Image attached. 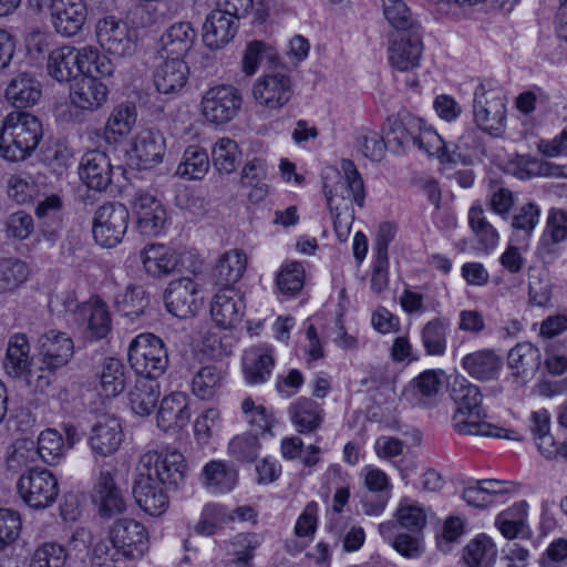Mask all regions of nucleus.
<instances>
[{
    "mask_svg": "<svg viewBox=\"0 0 567 567\" xmlns=\"http://www.w3.org/2000/svg\"><path fill=\"white\" fill-rule=\"evenodd\" d=\"M186 464L175 449L144 453L136 466L133 496L137 505L151 516H159L168 507L165 492L183 483Z\"/></svg>",
    "mask_w": 567,
    "mask_h": 567,
    "instance_id": "obj_1",
    "label": "nucleus"
},
{
    "mask_svg": "<svg viewBox=\"0 0 567 567\" xmlns=\"http://www.w3.org/2000/svg\"><path fill=\"white\" fill-rule=\"evenodd\" d=\"M450 395L456 405L453 425L460 434L509 437L505 429L483 420L486 414L482 408L483 396L477 385L463 377H457L452 382Z\"/></svg>",
    "mask_w": 567,
    "mask_h": 567,
    "instance_id": "obj_2",
    "label": "nucleus"
},
{
    "mask_svg": "<svg viewBox=\"0 0 567 567\" xmlns=\"http://www.w3.org/2000/svg\"><path fill=\"white\" fill-rule=\"evenodd\" d=\"M42 135L38 117L12 111L3 118L0 130V156L10 162L23 161L38 147Z\"/></svg>",
    "mask_w": 567,
    "mask_h": 567,
    "instance_id": "obj_3",
    "label": "nucleus"
},
{
    "mask_svg": "<svg viewBox=\"0 0 567 567\" xmlns=\"http://www.w3.org/2000/svg\"><path fill=\"white\" fill-rule=\"evenodd\" d=\"M127 359L135 373L146 379H157L168 367V353L163 340L148 332L131 341Z\"/></svg>",
    "mask_w": 567,
    "mask_h": 567,
    "instance_id": "obj_4",
    "label": "nucleus"
},
{
    "mask_svg": "<svg viewBox=\"0 0 567 567\" xmlns=\"http://www.w3.org/2000/svg\"><path fill=\"white\" fill-rule=\"evenodd\" d=\"M39 370L49 372L38 375L35 385L43 389L51 384L53 372L69 363L74 353V344L66 333L51 330L39 339Z\"/></svg>",
    "mask_w": 567,
    "mask_h": 567,
    "instance_id": "obj_5",
    "label": "nucleus"
},
{
    "mask_svg": "<svg viewBox=\"0 0 567 567\" xmlns=\"http://www.w3.org/2000/svg\"><path fill=\"white\" fill-rule=\"evenodd\" d=\"M473 113L476 125L484 132L498 136L505 128V97L497 90L478 84L474 91Z\"/></svg>",
    "mask_w": 567,
    "mask_h": 567,
    "instance_id": "obj_6",
    "label": "nucleus"
},
{
    "mask_svg": "<svg viewBox=\"0 0 567 567\" xmlns=\"http://www.w3.org/2000/svg\"><path fill=\"white\" fill-rule=\"evenodd\" d=\"M130 213L121 203H106L94 215L92 233L102 247L112 248L120 244L127 230Z\"/></svg>",
    "mask_w": 567,
    "mask_h": 567,
    "instance_id": "obj_7",
    "label": "nucleus"
},
{
    "mask_svg": "<svg viewBox=\"0 0 567 567\" xmlns=\"http://www.w3.org/2000/svg\"><path fill=\"white\" fill-rule=\"evenodd\" d=\"M18 491L23 502L35 509L51 506L60 492L56 477L47 468H31L22 474Z\"/></svg>",
    "mask_w": 567,
    "mask_h": 567,
    "instance_id": "obj_8",
    "label": "nucleus"
},
{
    "mask_svg": "<svg viewBox=\"0 0 567 567\" xmlns=\"http://www.w3.org/2000/svg\"><path fill=\"white\" fill-rule=\"evenodd\" d=\"M251 92L258 106L278 111L287 105L293 95L292 79L286 71H270L255 81Z\"/></svg>",
    "mask_w": 567,
    "mask_h": 567,
    "instance_id": "obj_9",
    "label": "nucleus"
},
{
    "mask_svg": "<svg viewBox=\"0 0 567 567\" xmlns=\"http://www.w3.org/2000/svg\"><path fill=\"white\" fill-rule=\"evenodd\" d=\"M243 97L240 91L233 85H216L208 89L202 97V114L207 122L225 124L230 122L240 111Z\"/></svg>",
    "mask_w": 567,
    "mask_h": 567,
    "instance_id": "obj_10",
    "label": "nucleus"
},
{
    "mask_svg": "<svg viewBox=\"0 0 567 567\" xmlns=\"http://www.w3.org/2000/svg\"><path fill=\"white\" fill-rule=\"evenodd\" d=\"M109 536L128 563L142 558L150 547L147 528L132 518L115 520Z\"/></svg>",
    "mask_w": 567,
    "mask_h": 567,
    "instance_id": "obj_11",
    "label": "nucleus"
},
{
    "mask_svg": "<svg viewBox=\"0 0 567 567\" xmlns=\"http://www.w3.org/2000/svg\"><path fill=\"white\" fill-rule=\"evenodd\" d=\"M97 41L107 53L118 58L131 56L136 51V32L124 21L109 16L96 23Z\"/></svg>",
    "mask_w": 567,
    "mask_h": 567,
    "instance_id": "obj_12",
    "label": "nucleus"
},
{
    "mask_svg": "<svg viewBox=\"0 0 567 567\" xmlns=\"http://www.w3.org/2000/svg\"><path fill=\"white\" fill-rule=\"evenodd\" d=\"M422 51L423 43L420 30L391 32L389 34L388 59L395 70L408 72L417 68Z\"/></svg>",
    "mask_w": 567,
    "mask_h": 567,
    "instance_id": "obj_13",
    "label": "nucleus"
},
{
    "mask_svg": "<svg viewBox=\"0 0 567 567\" xmlns=\"http://www.w3.org/2000/svg\"><path fill=\"white\" fill-rule=\"evenodd\" d=\"M341 171L344 177L343 185L346 186L347 195L343 192L339 195L337 188L332 189L324 185L327 203L336 219L339 218L341 209L348 208V204L351 200L359 207H363L365 197L364 184L355 164L351 159H342Z\"/></svg>",
    "mask_w": 567,
    "mask_h": 567,
    "instance_id": "obj_14",
    "label": "nucleus"
},
{
    "mask_svg": "<svg viewBox=\"0 0 567 567\" xmlns=\"http://www.w3.org/2000/svg\"><path fill=\"white\" fill-rule=\"evenodd\" d=\"M166 309L173 316L185 319L196 313L202 298L198 285L190 278L172 280L164 293Z\"/></svg>",
    "mask_w": 567,
    "mask_h": 567,
    "instance_id": "obj_15",
    "label": "nucleus"
},
{
    "mask_svg": "<svg viewBox=\"0 0 567 567\" xmlns=\"http://www.w3.org/2000/svg\"><path fill=\"white\" fill-rule=\"evenodd\" d=\"M133 212L136 227L144 236H156L166 221V212L162 203L152 194L138 190L134 195Z\"/></svg>",
    "mask_w": 567,
    "mask_h": 567,
    "instance_id": "obj_16",
    "label": "nucleus"
},
{
    "mask_svg": "<svg viewBox=\"0 0 567 567\" xmlns=\"http://www.w3.org/2000/svg\"><path fill=\"white\" fill-rule=\"evenodd\" d=\"M245 309L244 297L238 291L223 288L213 298L210 315L217 326L229 329L241 322Z\"/></svg>",
    "mask_w": 567,
    "mask_h": 567,
    "instance_id": "obj_17",
    "label": "nucleus"
},
{
    "mask_svg": "<svg viewBox=\"0 0 567 567\" xmlns=\"http://www.w3.org/2000/svg\"><path fill=\"white\" fill-rule=\"evenodd\" d=\"M79 174L89 188L104 192L112 183L113 166L105 153L91 151L83 155Z\"/></svg>",
    "mask_w": 567,
    "mask_h": 567,
    "instance_id": "obj_18",
    "label": "nucleus"
},
{
    "mask_svg": "<svg viewBox=\"0 0 567 567\" xmlns=\"http://www.w3.org/2000/svg\"><path fill=\"white\" fill-rule=\"evenodd\" d=\"M92 499L99 507L102 517H112L122 514L126 509L122 491L116 485L110 472L102 471L96 480Z\"/></svg>",
    "mask_w": 567,
    "mask_h": 567,
    "instance_id": "obj_19",
    "label": "nucleus"
},
{
    "mask_svg": "<svg viewBox=\"0 0 567 567\" xmlns=\"http://www.w3.org/2000/svg\"><path fill=\"white\" fill-rule=\"evenodd\" d=\"M122 441V425L115 416H102L92 427L90 446L96 455H112L118 450Z\"/></svg>",
    "mask_w": 567,
    "mask_h": 567,
    "instance_id": "obj_20",
    "label": "nucleus"
},
{
    "mask_svg": "<svg viewBox=\"0 0 567 567\" xmlns=\"http://www.w3.org/2000/svg\"><path fill=\"white\" fill-rule=\"evenodd\" d=\"M237 31L238 21L216 8L203 25V41L210 50H218L228 44Z\"/></svg>",
    "mask_w": 567,
    "mask_h": 567,
    "instance_id": "obj_21",
    "label": "nucleus"
},
{
    "mask_svg": "<svg viewBox=\"0 0 567 567\" xmlns=\"http://www.w3.org/2000/svg\"><path fill=\"white\" fill-rule=\"evenodd\" d=\"M86 20V7L82 0H63L51 16L54 31L65 38L76 35Z\"/></svg>",
    "mask_w": 567,
    "mask_h": 567,
    "instance_id": "obj_22",
    "label": "nucleus"
},
{
    "mask_svg": "<svg viewBox=\"0 0 567 567\" xmlns=\"http://www.w3.org/2000/svg\"><path fill=\"white\" fill-rule=\"evenodd\" d=\"M461 365L474 380L486 382L498 378L503 360L494 350L481 349L464 355Z\"/></svg>",
    "mask_w": 567,
    "mask_h": 567,
    "instance_id": "obj_23",
    "label": "nucleus"
},
{
    "mask_svg": "<svg viewBox=\"0 0 567 567\" xmlns=\"http://www.w3.org/2000/svg\"><path fill=\"white\" fill-rule=\"evenodd\" d=\"M189 69L181 58L166 59L161 63L153 75L156 90L166 95L179 93L186 85Z\"/></svg>",
    "mask_w": 567,
    "mask_h": 567,
    "instance_id": "obj_24",
    "label": "nucleus"
},
{
    "mask_svg": "<svg viewBox=\"0 0 567 567\" xmlns=\"http://www.w3.org/2000/svg\"><path fill=\"white\" fill-rule=\"evenodd\" d=\"M107 95V86L93 76H82L74 83L70 92L72 105L90 112L102 107Z\"/></svg>",
    "mask_w": 567,
    "mask_h": 567,
    "instance_id": "obj_25",
    "label": "nucleus"
},
{
    "mask_svg": "<svg viewBox=\"0 0 567 567\" xmlns=\"http://www.w3.org/2000/svg\"><path fill=\"white\" fill-rule=\"evenodd\" d=\"M275 367L272 349L267 344L249 348L243 357V371L249 384L266 382Z\"/></svg>",
    "mask_w": 567,
    "mask_h": 567,
    "instance_id": "obj_26",
    "label": "nucleus"
},
{
    "mask_svg": "<svg viewBox=\"0 0 567 567\" xmlns=\"http://www.w3.org/2000/svg\"><path fill=\"white\" fill-rule=\"evenodd\" d=\"M42 96L41 85L30 73L14 76L4 91L6 101L17 109L35 105Z\"/></svg>",
    "mask_w": 567,
    "mask_h": 567,
    "instance_id": "obj_27",
    "label": "nucleus"
},
{
    "mask_svg": "<svg viewBox=\"0 0 567 567\" xmlns=\"http://www.w3.org/2000/svg\"><path fill=\"white\" fill-rule=\"evenodd\" d=\"M364 485L370 493H375V499L372 498V495H365L362 505L364 513L370 516L380 515L390 498L391 484L388 475L379 470V468H370L365 470L364 474Z\"/></svg>",
    "mask_w": 567,
    "mask_h": 567,
    "instance_id": "obj_28",
    "label": "nucleus"
},
{
    "mask_svg": "<svg viewBox=\"0 0 567 567\" xmlns=\"http://www.w3.org/2000/svg\"><path fill=\"white\" fill-rule=\"evenodd\" d=\"M187 395L174 392L165 396L157 412V425L163 431L183 429L189 421Z\"/></svg>",
    "mask_w": 567,
    "mask_h": 567,
    "instance_id": "obj_29",
    "label": "nucleus"
},
{
    "mask_svg": "<svg viewBox=\"0 0 567 567\" xmlns=\"http://www.w3.org/2000/svg\"><path fill=\"white\" fill-rule=\"evenodd\" d=\"M141 259L146 272L157 277L176 270L182 262V254L164 245H151L141 252Z\"/></svg>",
    "mask_w": 567,
    "mask_h": 567,
    "instance_id": "obj_30",
    "label": "nucleus"
},
{
    "mask_svg": "<svg viewBox=\"0 0 567 567\" xmlns=\"http://www.w3.org/2000/svg\"><path fill=\"white\" fill-rule=\"evenodd\" d=\"M441 386V370H425L406 385L404 396L414 405L429 406Z\"/></svg>",
    "mask_w": 567,
    "mask_h": 567,
    "instance_id": "obj_31",
    "label": "nucleus"
},
{
    "mask_svg": "<svg viewBox=\"0 0 567 567\" xmlns=\"http://www.w3.org/2000/svg\"><path fill=\"white\" fill-rule=\"evenodd\" d=\"M133 151L142 168H152L163 159L165 140L158 131L143 130L135 137Z\"/></svg>",
    "mask_w": 567,
    "mask_h": 567,
    "instance_id": "obj_32",
    "label": "nucleus"
},
{
    "mask_svg": "<svg viewBox=\"0 0 567 567\" xmlns=\"http://www.w3.org/2000/svg\"><path fill=\"white\" fill-rule=\"evenodd\" d=\"M204 486L212 493L230 492L238 482V472L234 465L224 461H210L202 470Z\"/></svg>",
    "mask_w": 567,
    "mask_h": 567,
    "instance_id": "obj_33",
    "label": "nucleus"
},
{
    "mask_svg": "<svg viewBox=\"0 0 567 567\" xmlns=\"http://www.w3.org/2000/svg\"><path fill=\"white\" fill-rule=\"evenodd\" d=\"M78 49L63 45L52 50L48 56L47 70L58 82H69L79 75Z\"/></svg>",
    "mask_w": 567,
    "mask_h": 567,
    "instance_id": "obj_34",
    "label": "nucleus"
},
{
    "mask_svg": "<svg viewBox=\"0 0 567 567\" xmlns=\"http://www.w3.org/2000/svg\"><path fill=\"white\" fill-rule=\"evenodd\" d=\"M422 122L421 118L410 115L402 120L390 121L385 136L390 150L400 154L410 145L414 146Z\"/></svg>",
    "mask_w": 567,
    "mask_h": 567,
    "instance_id": "obj_35",
    "label": "nucleus"
},
{
    "mask_svg": "<svg viewBox=\"0 0 567 567\" xmlns=\"http://www.w3.org/2000/svg\"><path fill=\"white\" fill-rule=\"evenodd\" d=\"M247 267V257L243 250L231 249L223 254L213 270L216 285L229 288L244 275Z\"/></svg>",
    "mask_w": 567,
    "mask_h": 567,
    "instance_id": "obj_36",
    "label": "nucleus"
},
{
    "mask_svg": "<svg viewBox=\"0 0 567 567\" xmlns=\"http://www.w3.org/2000/svg\"><path fill=\"white\" fill-rule=\"evenodd\" d=\"M292 424L302 434L312 433L321 426L323 410L319 403L309 398H299L289 408Z\"/></svg>",
    "mask_w": 567,
    "mask_h": 567,
    "instance_id": "obj_37",
    "label": "nucleus"
},
{
    "mask_svg": "<svg viewBox=\"0 0 567 567\" xmlns=\"http://www.w3.org/2000/svg\"><path fill=\"white\" fill-rule=\"evenodd\" d=\"M267 164L265 159L252 158L243 167L240 185L248 189L247 196L251 203H259L268 195Z\"/></svg>",
    "mask_w": 567,
    "mask_h": 567,
    "instance_id": "obj_38",
    "label": "nucleus"
},
{
    "mask_svg": "<svg viewBox=\"0 0 567 567\" xmlns=\"http://www.w3.org/2000/svg\"><path fill=\"white\" fill-rule=\"evenodd\" d=\"M30 344L24 334L17 333L9 339L3 368L11 378H20L30 369Z\"/></svg>",
    "mask_w": 567,
    "mask_h": 567,
    "instance_id": "obj_39",
    "label": "nucleus"
},
{
    "mask_svg": "<svg viewBox=\"0 0 567 567\" xmlns=\"http://www.w3.org/2000/svg\"><path fill=\"white\" fill-rule=\"evenodd\" d=\"M62 208V200L60 196L52 194L40 200L35 207L37 217L42 220L40 231L45 240L53 245L61 228V220L59 218Z\"/></svg>",
    "mask_w": 567,
    "mask_h": 567,
    "instance_id": "obj_40",
    "label": "nucleus"
},
{
    "mask_svg": "<svg viewBox=\"0 0 567 567\" xmlns=\"http://www.w3.org/2000/svg\"><path fill=\"white\" fill-rule=\"evenodd\" d=\"M450 321L437 317L427 321L421 329L420 337L425 353L431 357H442L447 349Z\"/></svg>",
    "mask_w": 567,
    "mask_h": 567,
    "instance_id": "obj_41",
    "label": "nucleus"
},
{
    "mask_svg": "<svg viewBox=\"0 0 567 567\" xmlns=\"http://www.w3.org/2000/svg\"><path fill=\"white\" fill-rule=\"evenodd\" d=\"M131 409L141 416L150 415L157 405L161 392L158 383L153 379L137 380L128 393Z\"/></svg>",
    "mask_w": 567,
    "mask_h": 567,
    "instance_id": "obj_42",
    "label": "nucleus"
},
{
    "mask_svg": "<svg viewBox=\"0 0 567 567\" xmlns=\"http://www.w3.org/2000/svg\"><path fill=\"white\" fill-rule=\"evenodd\" d=\"M196 32L188 22L174 23L162 37L163 49L167 54L181 58L193 47Z\"/></svg>",
    "mask_w": 567,
    "mask_h": 567,
    "instance_id": "obj_43",
    "label": "nucleus"
},
{
    "mask_svg": "<svg viewBox=\"0 0 567 567\" xmlns=\"http://www.w3.org/2000/svg\"><path fill=\"white\" fill-rule=\"evenodd\" d=\"M496 548L492 539L485 535L472 539L463 550L466 567H492L496 559Z\"/></svg>",
    "mask_w": 567,
    "mask_h": 567,
    "instance_id": "obj_44",
    "label": "nucleus"
},
{
    "mask_svg": "<svg viewBox=\"0 0 567 567\" xmlns=\"http://www.w3.org/2000/svg\"><path fill=\"white\" fill-rule=\"evenodd\" d=\"M79 74L83 76H110L114 72L111 60L93 47L78 50Z\"/></svg>",
    "mask_w": 567,
    "mask_h": 567,
    "instance_id": "obj_45",
    "label": "nucleus"
},
{
    "mask_svg": "<svg viewBox=\"0 0 567 567\" xmlns=\"http://www.w3.org/2000/svg\"><path fill=\"white\" fill-rule=\"evenodd\" d=\"M507 361L508 367L515 370L516 374H533L539 369L540 351L529 342H522L511 349Z\"/></svg>",
    "mask_w": 567,
    "mask_h": 567,
    "instance_id": "obj_46",
    "label": "nucleus"
},
{
    "mask_svg": "<svg viewBox=\"0 0 567 567\" xmlns=\"http://www.w3.org/2000/svg\"><path fill=\"white\" fill-rule=\"evenodd\" d=\"M468 225L485 251H491L497 246L498 233L486 219L485 212L481 206H472L470 208Z\"/></svg>",
    "mask_w": 567,
    "mask_h": 567,
    "instance_id": "obj_47",
    "label": "nucleus"
},
{
    "mask_svg": "<svg viewBox=\"0 0 567 567\" xmlns=\"http://www.w3.org/2000/svg\"><path fill=\"white\" fill-rule=\"evenodd\" d=\"M241 152L236 141L229 137L219 138L212 150L214 167L223 174H230L236 171Z\"/></svg>",
    "mask_w": 567,
    "mask_h": 567,
    "instance_id": "obj_48",
    "label": "nucleus"
},
{
    "mask_svg": "<svg viewBox=\"0 0 567 567\" xmlns=\"http://www.w3.org/2000/svg\"><path fill=\"white\" fill-rule=\"evenodd\" d=\"M83 315L86 317L87 337L93 340H99L107 336L111 331V317L106 305L103 301H95L91 305H85L82 308Z\"/></svg>",
    "mask_w": 567,
    "mask_h": 567,
    "instance_id": "obj_49",
    "label": "nucleus"
},
{
    "mask_svg": "<svg viewBox=\"0 0 567 567\" xmlns=\"http://www.w3.org/2000/svg\"><path fill=\"white\" fill-rule=\"evenodd\" d=\"M30 275L28 264L18 258L0 259V293L13 291L23 285Z\"/></svg>",
    "mask_w": 567,
    "mask_h": 567,
    "instance_id": "obj_50",
    "label": "nucleus"
},
{
    "mask_svg": "<svg viewBox=\"0 0 567 567\" xmlns=\"http://www.w3.org/2000/svg\"><path fill=\"white\" fill-rule=\"evenodd\" d=\"M208 168L209 159L206 151L198 145H190L184 152L177 174L187 179H200L206 175Z\"/></svg>",
    "mask_w": 567,
    "mask_h": 567,
    "instance_id": "obj_51",
    "label": "nucleus"
},
{
    "mask_svg": "<svg viewBox=\"0 0 567 567\" xmlns=\"http://www.w3.org/2000/svg\"><path fill=\"white\" fill-rule=\"evenodd\" d=\"M224 380V372L216 365L203 367L193 378L192 391L202 399L209 400L215 396Z\"/></svg>",
    "mask_w": 567,
    "mask_h": 567,
    "instance_id": "obj_52",
    "label": "nucleus"
},
{
    "mask_svg": "<svg viewBox=\"0 0 567 567\" xmlns=\"http://www.w3.org/2000/svg\"><path fill=\"white\" fill-rule=\"evenodd\" d=\"M128 564L109 536L93 546L87 567H128Z\"/></svg>",
    "mask_w": 567,
    "mask_h": 567,
    "instance_id": "obj_53",
    "label": "nucleus"
},
{
    "mask_svg": "<svg viewBox=\"0 0 567 567\" xmlns=\"http://www.w3.org/2000/svg\"><path fill=\"white\" fill-rule=\"evenodd\" d=\"M383 13L394 29L393 32H409L420 30L417 22L403 0H382Z\"/></svg>",
    "mask_w": 567,
    "mask_h": 567,
    "instance_id": "obj_54",
    "label": "nucleus"
},
{
    "mask_svg": "<svg viewBox=\"0 0 567 567\" xmlns=\"http://www.w3.org/2000/svg\"><path fill=\"white\" fill-rule=\"evenodd\" d=\"M99 378L101 390L106 396H116L125 388L124 367L117 359H106Z\"/></svg>",
    "mask_w": 567,
    "mask_h": 567,
    "instance_id": "obj_55",
    "label": "nucleus"
},
{
    "mask_svg": "<svg viewBox=\"0 0 567 567\" xmlns=\"http://www.w3.org/2000/svg\"><path fill=\"white\" fill-rule=\"evenodd\" d=\"M33 453L49 465L58 464L64 456L65 445L62 435L54 429L42 431L38 437V447Z\"/></svg>",
    "mask_w": 567,
    "mask_h": 567,
    "instance_id": "obj_56",
    "label": "nucleus"
},
{
    "mask_svg": "<svg viewBox=\"0 0 567 567\" xmlns=\"http://www.w3.org/2000/svg\"><path fill=\"white\" fill-rule=\"evenodd\" d=\"M90 534L87 530L81 528L76 529L71 536L68 546L64 547L66 554V561L70 567H87L90 559V553L87 549V542Z\"/></svg>",
    "mask_w": 567,
    "mask_h": 567,
    "instance_id": "obj_57",
    "label": "nucleus"
},
{
    "mask_svg": "<svg viewBox=\"0 0 567 567\" xmlns=\"http://www.w3.org/2000/svg\"><path fill=\"white\" fill-rule=\"evenodd\" d=\"M241 410L246 415L252 434L258 436L259 434L270 432L274 419L264 405H256L250 398H246L241 403Z\"/></svg>",
    "mask_w": 567,
    "mask_h": 567,
    "instance_id": "obj_58",
    "label": "nucleus"
},
{
    "mask_svg": "<svg viewBox=\"0 0 567 567\" xmlns=\"http://www.w3.org/2000/svg\"><path fill=\"white\" fill-rule=\"evenodd\" d=\"M66 563L64 546L44 543L34 550L29 567H63Z\"/></svg>",
    "mask_w": 567,
    "mask_h": 567,
    "instance_id": "obj_59",
    "label": "nucleus"
},
{
    "mask_svg": "<svg viewBox=\"0 0 567 567\" xmlns=\"http://www.w3.org/2000/svg\"><path fill=\"white\" fill-rule=\"evenodd\" d=\"M136 122V109L133 104H120L111 113L106 131L118 136L127 135Z\"/></svg>",
    "mask_w": 567,
    "mask_h": 567,
    "instance_id": "obj_60",
    "label": "nucleus"
},
{
    "mask_svg": "<svg viewBox=\"0 0 567 567\" xmlns=\"http://www.w3.org/2000/svg\"><path fill=\"white\" fill-rule=\"evenodd\" d=\"M305 271L299 262L285 266L277 276V287L284 295L293 296L303 286Z\"/></svg>",
    "mask_w": 567,
    "mask_h": 567,
    "instance_id": "obj_61",
    "label": "nucleus"
},
{
    "mask_svg": "<svg viewBox=\"0 0 567 567\" xmlns=\"http://www.w3.org/2000/svg\"><path fill=\"white\" fill-rule=\"evenodd\" d=\"M231 456L241 462H252L258 456L259 442L256 434L246 433L234 437L228 445Z\"/></svg>",
    "mask_w": 567,
    "mask_h": 567,
    "instance_id": "obj_62",
    "label": "nucleus"
},
{
    "mask_svg": "<svg viewBox=\"0 0 567 567\" xmlns=\"http://www.w3.org/2000/svg\"><path fill=\"white\" fill-rule=\"evenodd\" d=\"M414 146L427 156L442 157L445 153L443 138L432 128L422 122Z\"/></svg>",
    "mask_w": 567,
    "mask_h": 567,
    "instance_id": "obj_63",
    "label": "nucleus"
},
{
    "mask_svg": "<svg viewBox=\"0 0 567 567\" xmlns=\"http://www.w3.org/2000/svg\"><path fill=\"white\" fill-rule=\"evenodd\" d=\"M34 230V221L30 214L19 210L11 214L6 220V233L8 237L24 240Z\"/></svg>",
    "mask_w": 567,
    "mask_h": 567,
    "instance_id": "obj_64",
    "label": "nucleus"
}]
</instances>
